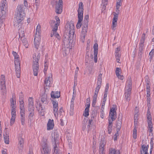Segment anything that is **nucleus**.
Masks as SVG:
<instances>
[{"label": "nucleus", "instance_id": "1", "mask_svg": "<svg viewBox=\"0 0 154 154\" xmlns=\"http://www.w3.org/2000/svg\"><path fill=\"white\" fill-rule=\"evenodd\" d=\"M65 32L66 34L64 35L63 43V54L66 56L70 52V49L72 48L74 43L75 30L74 26L72 23H67L66 25Z\"/></svg>", "mask_w": 154, "mask_h": 154}, {"label": "nucleus", "instance_id": "2", "mask_svg": "<svg viewBox=\"0 0 154 154\" xmlns=\"http://www.w3.org/2000/svg\"><path fill=\"white\" fill-rule=\"evenodd\" d=\"M117 3L116 5V11L117 13H114V17L113 18L111 28L113 30H115L116 29V27L117 26V21L118 17V14L119 11V8L122 5L121 0H116Z\"/></svg>", "mask_w": 154, "mask_h": 154}, {"label": "nucleus", "instance_id": "3", "mask_svg": "<svg viewBox=\"0 0 154 154\" xmlns=\"http://www.w3.org/2000/svg\"><path fill=\"white\" fill-rule=\"evenodd\" d=\"M77 12L78 20L76 25V27L77 29H79L81 26V22L83 19L84 9L83 3L82 2H80L79 4Z\"/></svg>", "mask_w": 154, "mask_h": 154}, {"label": "nucleus", "instance_id": "4", "mask_svg": "<svg viewBox=\"0 0 154 154\" xmlns=\"http://www.w3.org/2000/svg\"><path fill=\"white\" fill-rule=\"evenodd\" d=\"M55 19L56 20V22L54 20H52L50 22L51 26L53 27V34L55 35L54 36H55L58 39H60V36L58 33H57L56 31L57 29L58 26L59 25L60 23V20L59 17L57 16L55 17Z\"/></svg>", "mask_w": 154, "mask_h": 154}, {"label": "nucleus", "instance_id": "5", "mask_svg": "<svg viewBox=\"0 0 154 154\" xmlns=\"http://www.w3.org/2000/svg\"><path fill=\"white\" fill-rule=\"evenodd\" d=\"M38 53V52H37ZM38 53H35L33 56V68L34 75L37 76L38 72Z\"/></svg>", "mask_w": 154, "mask_h": 154}, {"label": "nucleus", "instance_id": "6", "mask_svg": "<svg viewBox=\"0 0 154 154\" xmlns=\"http://www.w3.org/2000/svg\"><path fill=\"white\" fill-rule=\"evenodd\" d=\"M25 8L23 5H19L17 7L15 16L20 17H25V14L24 13Z\"/></svg>", "mask_w": 154, "mask_h": 154}, {"label": "nucleus", "instance_id": "7", "mask_svg": "<svg viewBox=\"0 0 154 154\" xmlns=\"http://www.w3.org/2000/svg\"><path fill=\"white\" fill-rule=\"evenodd\" d=\"M46 140L42 144V148L41 149L42 154H50L51 149L49 147L48 144L46 143Z\"/></svg>", "mask_w": 154, "mask_h": 154}, {"label": "nucleus", "instance_id": "8", "mask_svg": "<svg viewBox=\"0 0 154 154\" xmlns=\"http://www.w3.org/2000/svg\"><path fill=\"white\" fill-rule=\"evenodd\" d=\"M56 12L58 14H61L63 11V2L62 0H59L58 1H55Z\"/></svg>", "mask_w": 154, "mask_h": 154}, {"label": "nucleus", "instance_id": "9", "mask_svg": "<svg viewBox=\"0 0 154 154\" xmlns=\"http://www.w3.org/2000/svg\"><path fill=\"white\" fill-rule=\"evenodd\" d=\"M44 84V88L46 91V90L49 89L52 85V79L51 75L45 79Z\"/></svg>", "mask_w": 154, "mask_h": 154}, {"label": "nucleus", "instance_id": "10", "mask_svg": "<svg viewBox=\"0 0 154 154\" xmlns=\"http://www.w3.org/2000/svg\"><path fill=\"white\" fill-rule=\"evenodd\" d=\"M38 25H37L36 29V33L35 35L33 41L34 46L36 49L37 51L38 47Z\"/></svg>", "mask_w": 154, "mask_h": 154}, {"label": "nucleus", "instance_id": "11", "mask_svg": "<svg viewBox=\"0 0 154 154\" xmlns=\"http://www.w3.org/2000/svg\"><path fill=\"white\" fill-rule=\"evenodd\" d=\"M132 88V80L131 77H128L126 81L125 88V91L131 92Z\"/></svg>", "mask_w": 154, "mask_h": 154}, {"label": "nucleus", "instance_id": "12", "mask_svg": "<svg viewBox=\"0 0 154 154\" xmlns=\"http://www.w3.org/2000/svg\"><path fill=\"white\" fill-rule=\"evenodd\" d=\"M7 8V4L6 1L3 0L0 4V10L3 16L5 15Z\"/></svg>", "mask_w": 154, "mask_h": 154}, {"label": "nucleus", "instance_id": "13", "mask_svg": "<svg viewBox=\"0 0 154 154\" xmlns=\"http://www.w3.org/2000/svg\"><path fill=\"white\" fill-rule=\"evenodd\" d=\"M106 141L104 140H101L100 143L99 154H105V146Z\"/></svg>", "mask_w": 154, "mask_h": 154}, {"label": "nucleus", "instance_id": "14", "mask_svg": "<svg viewBox=\"0 0 154 154\" xmlns=\"http://www.w3.org/2000/svg\"><path fill=\"white\" fill-rule=\"evenodd\" d=\"M147 123L148 125V129L149 132H151L152 131V118L151 116L149 113H148L147 114Z\"/></svg>", "mask_w": 154, "mask_h": 154}, {"label": "nucleus", "instance_id": "15", "mask_svg": "<svg viewBox=\"0 0 154 154\" xmlns=\"http://www.w3.org/2000/svg\"><path fill=\"white\" fill-rule=\"evenodd\" d=\"M116 109L115 108L112 107L111 109L109 114V119H111L113 122L116 118Z\"/></svg>", "mask_w": 154, "mask_h": 154}, {"label": "nucleus", "instance_id": "16", "mask_svg": "<svg viewBox=\"0 0 154 154\" xmlns=\"http://www.w3.org/2000/svg\"><path fill=\"white\" fill-rule=\"evenodd\" d=\"M94 60L95 63H97V54L98 51V45L96 43L94 44Z\"/></svg>", "mask_w": 154, "mask_h": 154}, {"label": "nucleus", "instance_id": "17", "mask_svg": "<svg viewBox=\"0 0 154 154\" xmlns=\"http://www.w3.org/2000/svg\"><path fill=\"white\" fill-rule=\"evenodd\" d=\"M52 104L53 106L54 112L55 116L56 117L57 115V112L58 110V104L57 101L53 100L52 101Z\"/></svg>", "mask_w": 154, "mask_h": 154}, {"label": "nucleus", "instance_id": "18", "mask_svg": "<svg viewBox=\"0 0 154 154\" xmlns=\"http://www.w3.org/2000/svg\"><path fill=\"white\" fill-rule=\"evenodd\" d=\"M115 73L116 76L118 77V79L122 80L124 79V77L123 76L121 75L122 71L121 68L119 67L116 68Z\"/></svg>", "mask_w": 154, "mask_h": 154}, {"label": "nucleus", "instance_id": "19", "mask_svg": "<svg viewBox=\"0 0 154 154\" xmlns=\"http://www.w3.org/2000/svg\"><path fill=\"white\" fill-rule=\"evenodd\" d=\"M16 109H11V119L10 125H12L14 123L16 116Z\"/></svg>", "mask_w": 154, "mask_h": 154}, {"label": "nucleus", "instance_id": "20", "mask_svg": "<svg viewBox=\"0 0 154 154\" xmlns=\"http://www.w3.org/2000/svg\"><path fill=\"white\" fill-rule=\"evenodd\" d=\"M54 126V124L53 120L49 119L47 125L48 130H51L53 129Z\"/></svg>", "mask_w": 154, "mask_h": 154}, {"label": "nucleus", "instance_id": "21", "mask_svg": "<svg viewBox=\"0 0 154 154\" xmlns=\"http://www.w3.org/2000/svg\"><path fill=\"white\" fill-rule=\"evenodd\" d=\"M8 128H6V132L4 134V139L5 143L7 144L9 143V134L8 131H7Z\"/></svg>", "mask_w": 154, "mask_h": 154}, {"label": "nucleus", "instance_id": "22", "mask_svg": "<svg viewBox=\"0 0 154 154\" xmlns=\"http://www.w3.org/2000/svg\"><path fill=\"white\" fill-rule=\"evenodd\" d=\"M60 96V92L58 91H52L51 93V97L53 98H58Z\"/></svg>", "mask_w": 154, "mask_h": 154}, {"label": "nucleus", "instance_id": "23", "mask_svg": "<svg viewBox=\"0 0 154 154\" xmlns=\"http://www.w3.org/2000/svg\"><path fill=\"white\" fill-rule=\"evenodd\" d=\"M25 17H20L19 16H15L14 17V20H15V22H17V23H18V25L21 24L22 21L24 19V18Z\"/></svg>", "mask_w": 154, "mask_h": 154}, {"label": "nucleus", "instance_id": "24", "mask_svg": "<svg viewBox=\"0 0 154 154\" xmlns=\"http://www.w3.org/2000/svg\"><path fill=\"white\" fill-rule=\"evenodd\" d=\"M148 148V145H143L142 146V150L141 151V154H144L147 153Z\"/></svg>", "mask_w": 154, "mask_h": 154}, {"label": "nucleus", "instance_id": "25", "mask_svg": "<svg viewBox=\"0 0 154 154\" xmlns=\"http://www.w3.org/2000/svg\"><path fill=\"white\" fill-rule=\"evenodd\" d=\"M15 70L17 77L18 78H19L20 75V66H15Z\"/></svg>", "mask_w": 154, "mask_h": 154}, {"label": "nucleus", "instance_id": "26", "mask_svg": "<svg viewBox=\"0 0 154 154\" xmlns=\"http://www.w3.org/2000/svg\"><path fill=\"white\" fill-rule=\"evenodd\" d=\"M131 92H126L125 91L124 94L125 98L127 101H129L131 98Z\"/></svg>", "mask_w": 154, "mask_h": 154}, {"label": "nucleus", "instance_id": "27", "mask_svg": "<svg viewBox=\"0 0 154 154\" xmlns=\"http://www.w3.org/2000/svg\"><path fill=\"white\" fill-rule=\"evenodd\" d=\"M133 137L134 139V140H133V142H135V140L137 138V130L136 129V125H134V127L133 130Z\"/></svg>", "mask_w": 154, "mask_h": 154}, {"label": "nucleus", "instance_id": "28", "mask_svg": "<svg viewBox=\"0 0 154 154\" xmlns=\"http://www.w3.org/2000/svg\"><path fill=\"white\" fill-rule=\"evenodd\" d=\"M18 146L22 149L23 148V145L24 143V140L23 138L20 137L18 138Z\"/></svg>", "mask_w": 154, "mask_h": 154}, {"label": "nucleus", "instance_id": "29", "mask_svg": "<svg viewBox=\"0 0 154 154\" xmlns=\"http://www.w3.org/2000/svg\"><path fill=\"white\" fill-rule=\"evenodd\" d=\"M33 107H34L33 98L29 97L28 99V108Z\"/></svg>", "mask_w": 154, "mask_h": 154}, {"label": "nucleus", "instance_id": "30", "mask_svg": "<svg viewBox=\"0 0 154 154\" xmlns=\"http://www.w3.org/2000/svg\"><path fill=\"white\" fill-rule=\"evenodd\" d=\"M112 120L111 119H109V125L108 128V133L109 134H110L111 133L112 131Z\"/></svg>", "mask_w": 154, "mask_h": 154}, {"label": "nucleus", "instance_id": "31", "mask_svg": "<svg viewBox=\"0 0 154 154\" xmlns=\"http://www.w3.org/2000/svg\"><path fill=\"white\" fill-rule=\"evenodd\" d=\"M102 10L104 11L105 10L106 7V6L108 4V0H102Z\"/></svg>", "mask_w": 154, "mask_h": 154}, {"label": "nucleus", "instance_id": "32", "mask_svg": "<svg viewBox=\"0 0 154 154\" xmlns=\"http://www.w3.org/2000/svg\"><path fill=\"white\" fill-rule=\"evenodd\" d=\"M29 112V116L32 117L34 114V107L28 108Z\"/></svg>", "mask_w": 154, "mask_h": 154}, {"label": "nucleus", "instance_id": "33", "mask_svg": "<svg viewBox=\"0 0 154 154\" xmlns=\"http://www.w3.org/2000/svg\"><path fill=\"white\" fill-rule=\"evenodd\" d=\"M109 154H120V152L118 150L111 148L109 150Z\"/></svg>", "mask_w": 154, "mask_h": 154}, {"label": "nucleus", "instance_id": "34", "mask_svg": "<svg viewBox=\"0 0 154 154\" xmlns=\"http://www.w3.org/2000/svg\"><path fill=\"white\" fill-rule=\"evenodd\" d=\"M88 24L84 23L81 33L86 34L88 29Z\"/></svg>", "mask_w": 154, "mask_h": 154}, {"label": "nucleus", "instance_id": "35", "mask_svg": "<svg viewBox=\"0 0 154 154\" xmlns=\"http://www.w3.org/2000/svg\"><path fill=\"white\" fill-rule=\"evenodd\" d=\"M97 95L94 94L93 97V101L92 105L93 106H95L96 103L97 102Z\"/></svg>", "mask_w": 154, "mask_h": 154}, {"label": "nucleus", "instance_id": "36", "mask_svg": "<svg viewBox=\"0 0 154 154\" xmlns=\"http://www.w3.org/2000/svg\"><path fill=\"white\" fill-rule=\"evenodd\" d=\"M24 46L26 48H28V47L29 44L28 43V41L27 39L25 38H23L21 39Z\"/></svg>", "mask_w": 154, "mask_h": 154}, {"label": "nucleus", "instance_id": "37", "mask_svg": "<svg viewBox=\"0 0 154 154\" xmlns=\"http://www.w3.org/2000/svg\"><path fill=\"white\" fill-rule=\"evenodd\" d=\"M1 90L2 92L3 95H5L6 93V90L5 85H4L3 86H2L1 88Z\"/></svg>", "mask_w": 154, "mask_h": 154}, {"label": "nucleus", "instance_id": "38", "mask_svg": "<svg viewBox=\"0 0 154 154\" xmlns=\"http://www.w3.org/2000/svg\"><path fill=\"white\" fill-rule=\"evenodd\" d=\"M145 34L143 33V34L141 39H140V45H142L143 44L145 40Z\"/></svg>", "mask_w": 154, "mask_h": 154}, {"label": "nucleus", "instance_id": "39", "mask_svg": "<svg viewBox=\"0 0 154 154\" xmlns=\"http://www.w3.org/2000/svg\"><path fill=\"white\" fill-rule=\"evenodd\" d=\"M47 94H44L41 96V100L42 102L44 103L47 100Z\"/></svg>", "mask_w": 154, "mask_h": 154}, {"label": "nucleus", "instance_id": "40", "mask_svg": "<svg viewBox=\"0 0 154 154\" xmlns=\"http://www.w3.org/2000/svg\"><path fill=\"white\" fill-rule=\"evenodd\" d=\"M102 74L101 73L99 74L97 79V82L98 84H101L102 83Z\"/></svg>", "mask_w": 154, "mask_h": 154}, {"label": "nucleus", "instance_id": "41", "mask_svg": "<svg viewBox=\"0 0 154 154\" xmlns=\"http://www.w3.org/2000/svg\"><path fill=\"white\" fill-rule=\"evenodd\" d=\"M86 34L81 33L80 35V40L83 42H84L85 40V36Z\"/></svg>", "mask_w": 154, "mask_h": 154}, {"label": "nucleus", "instance_id": "42", "mask_svg": "<svg viewBox=\"0 0 154 154\" xmlns=\"http://www.w3.org/2000/svg\"><path fill=\"white\" fill-rule=\"evenodd\" d=\"M97 85L94 94L98 95V92L100 88L101 84H98L97 83Z\"/></svg>", "mask_w": 154, "mask_h": 154}, {"label": "nucleus", "instance_id": "43", "mask_svg": "<svg viewBox=\"0 0 154 154\" xmlns=\"http://www.w3.org/2000/svg\"><path fill=\"white\" fill-rule=\"evenodd\" d=\"M19 33V38H21V39L24 38V31H20Z\"/></svg>", "mask_w": 154, "mask_h": 154}, {"label": "nucleus", "instance_id": "44", "mask_svg": "<svg viewBox=\"0 0 154 154\" xmlns=\"http://www.w3.org/2000/svg\"><path fill=\"white\" fill-rule=\"evenodd\" d=\"M44 66H45V68L44 69V73L45 74L46 73V71L48 69V63L47 62V61H45V63H44Z\"/></svg>", "mask_w": 154, "mask_h": 154}, {"label": "nucleus", "instance_id": "45", "mask_svg": "<svg viewBox=\"0 0 154 154\" xmlns=\"http://www.w3.org/2000/svg\"><path fill=\"white\" fill-rule=\"evenodd\" d=\"M0 28L1 26L2 25V24L3 23V19L5 17V15H2H2L0 14Z\"/></svg>", "mask_w": 154, "mask_h": 154}, {"label": "nucleus", "instance_id": "46", "mask_svg": "<svg viewBox=\"0 0 154 154\" xmlns=\"http://www.w3.org/2000/svg\"><path fill=\"white\" fill-rule=\"evenodd\" d=\"M14 64L15 65V66H20V59L15 60Z\"/></svg>", "mask_w": 154, "mask_h": 154}, {"label": "nucleus", "instance_id": "47", "mask_svg": "<svg viewBox=\"0 0 154 154\" xmlns=\"http://www.w3.org/2000/svg\"><path fill=\"white\" fill-rule=\"evenodd\" d=\"M93 124V122L92 119H89L88 120V124L87 125V127L89 128H91Z\"/></svg>", "mask_w": 154, "mask_h": 154}, {"label": "nucleus", "instance_id": "48", "mask_svg": "<svg viewBox=\"0 0 154 154\" xmlns=\"http://www.w3.org/2000/svg\"><path fill=\"white\" fill-rule=\"evenodd\" d=\"M122 122L121 120H118L117 122L116 127L117 130L120 129L121 127Z\"/></svg>", "mask_w": 154, "mask_h": 154}, {"label": "nucleus", "instance_id": "49", "mask_svg": "<svg viewBox=\"0 0 154 154\" xmlns=\"http://www.w3.org/2000/svg\"><path fill=\"white\" fill-rule=\"evenodd\" d=\"M12 54L14 55L15 60L16 59H20V58L19 57V55H18L17 53L16 52L13 51L12 52Z\"/></svg>", "mask_w": 154, "mask_h": 154}, {"label": "nucleus", "instance_id": "50", "mask_svg": "<svg viewBox=\"0 0 154 154\" xmlns=\"http://www.w3.org/2000/svg\"><path fill=\"white\" fill-rule=\"evenodd\" d=\"M20 120L21 124L23 125L25 124V118L24 116H20Z\"/></svg>", "mask_w": 154, "mask_h": 154}, {"label": "nucleus", "instance_id": "51", "mask_svg": "<svg viewBox=\"0 0 154 154\" xmlns=\"http://www.w3.org/2000/svg\"><path fill=\"white\" fill-rule=\"evenodd\" d=\"M89 109H88V108L85 109V113L83 114L84 116L85 117H87L89 116Z\"/></svg>", "mask_w": 154, "mask_h": 154}, {"label": "nucleus", "instance_id": "52", "mask_svg": "<svg viewBox=\"0 0 154 154\" xmlns=\"http://www.w3.org/2000/svg\"><path fill=\"white\" fill-rule=\"evenodd\" d=\"M89 19V15H85L84 17V23H88V20Z\"/></svg>", "mask_w": 154, "mask_h": 154}, {"label": "nucleus", "instance_id": "53", "mask_svg": "<svg viewBox=\"0 0 154 154\" xmlns=\"http://www.w3.org/2000/svg\"><path fill=\"white\" fill-rule=\"evenodd\" d=\"M20 108H24V103L23 101H19Z\"/></svg>", "mask_w": 154, "mask_h": 154}, {"label": "nucleus", "instance_id": "54", "mask_svg": "<svg viewBox=\"0 0 154 154\" xmlns=\"http://www.w3.org/2000/svg\"><path fill=\"white\" fill-rule=\"evenodd\" d=\"M100 116L102 119H103L104 117V110H103V108H102V109L100 111Z\"/></svg>", "mask_w": 154, "mask_h": 154}, {"label": "nucleus", "instance_id": "55", "mask_svg": "<svg viewBox=\"0 0 154 154\" xmlns=\"http://www.w3.org/2000/svg\"><path fill=\"white\" fill-rule=\"evenodd\" d=\"M20 116H25V110L24 108H20Z\"/></svg>", "mask_w": 154, "mask_h": 154}, {"label": "nucleus", "instance_id": "56", "mask_svg": "<svg viewBox=\"0 0 154 154\" xmlns=\"http://www.w3.org/2000/svg\"><path fill=\"white\" fill-rule=\"evenodd\" d=\"M19 101H23V95L22 92H21L19 95Z\"/></svg>", "mask_w": 154, "mask_h": 154}, {"label": "nucleus", "instance_id": "57", "mask_svg": "<svg viewBox=\"0 0 154 154\" xmlns=\"http://www.w3.org/2000/svg\"><path fill=\"white\" fill-rule=\"evenodd\" d=\"M1 85L2 86L5 85V79H1L0 81Z\"/></svg>", "mask_w": 154, "mask_h": 154}, {"label": "nucleus", "instance_id": "58", "mask_svg": "<svg viewBox=\"0 0 154 154\" xmlns=\"http://www.w3.org/2000/svg\"><path fill=\"white\" fill-rule=\"evenodd\" d=\"M154 51L152 50L149 53V55L150 56V59H152V55L154 54Z\"/></svg>", "mask_w": 154, "mask_h": 154}, {"label": "nucleus", "instance_id": "59", "mask_svg": "<svg viewBox=\"0 0 154 154\" xmlns=\"http://www.w3.org/2000/svg\"><path fill=\"white\" fill-rule=\"evenodd\" d=\"M11 109H16V105L15 104H11Z\"/></svg>", "mask_w": 154, "mask_h": 154}, {"label": "nucleus", "instance_id": "60", "mask_svg": "<svg viewBox=\"0 0 154 154\" xmlns=\"http://www.w3.org/2000/svg\"><path fill=\"white\" fill-rule=\"evenodd\" d=\"M138 117V114L137 113H135L134 114V125H136V122H137V119Z\"/></svg>", "mask_w": 154, "mask_h": 154}, {"label": "nucleus", "instance_id": "61", "mask_svg": "<svg viewBox=\"0 0 154 154\" xmlns=\"http://www.w3.org/2000/svg\"><path fill=\"white\" fill-rule=\"evenodd\" d=\"M15 103H16V101L15 100V99L13 97L11 99V104H15Z\"/></svg>", "mask_w": 154, "mask_h": 154}, {"label": "nucleus", "instance_id": "62", "mask_svg": "<svg viewBox=\"0 0 154 154\" xmlns=\"http://www.w3.org/2000/svg\"><path fill=\"white\" fill-rule=\"evenodd\" d=\"M38 0H35V5L36 7V9L38 8Z\"/></svg>", "mask_w": 154, "mask_h": 154}, {"label": "nucleus", "instance_id": "63", "mask_svg": "<svg viewBox=\"0 0 154 154\" xmlns=\"http://www.w3.org/2000/svg\"><path fill=\"white\" fill-rule=\"evenodd\" d=\"M120 50V47L117 48L115 50V53H118L119 52Z\"/></svg>", "mask_w": 154, "mask_h": 154}, {"label": "nucleus", "instance_id": "64", "mask_svg": "<svg viewBox=\"0 0 154 154\" xmlns=\"http://www.w3.org/2000/svg\"><path fill=\"white\" fill-rule=\"evenodd\" d=\"M119 131L120 129H118L117 130L116 133L115 134V136H119Z\"/></svg>", "mask_w": 154, "mask_h": 154}]
</instances>
